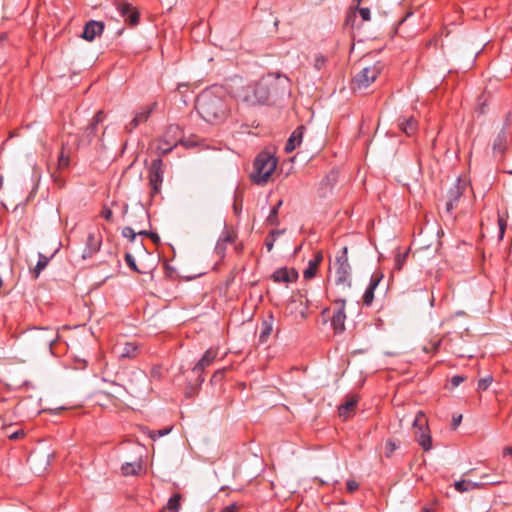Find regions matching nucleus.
I'll return each mask as SVG.
<instances>
[{"instance_id":"obj_6","label":"nucleus","mask_w":512,"mask_h":512,"mask_svg":"<svg viewBox=\"0 0 512 512\" xmlns=\"http://www.w3.org/2000/svg\"><path fill=\"white\" fill-rule=\"evenodd\" d=\"M163 161L161 158L154 159L149 168L150 197L154 198L161 191L163 183Z\"/></svg>"},{"instance_id":"obj_44","label":"nucleus","mask_w":512,"mask_h":512,"mask_svg":"<svg viewBox=\"0 0 512 512\" xmlns=\"http://www.w3.org/2000/svg\"><path fill=\"white\" fill-rule=\"evenodd\" d=\"M359 14L363 21H369L371 14L370 9L366 7H358Z\"/></svg>"},{"instance_id":"obj_43","label":"nucleus","mask_w":512,"mask_h":512,"mask_svg":"<svg viewBox=\"0 0 512 512\" xmlns=\"http://www.w3.org/2000/svg\"><path fill=\"white\" fill-rule=\"evenodd\" d=\"M171 431V428H165V429H160V430H155L151 433V438L153 439H156V438H160L162 436H165L167 434H169Z\"/></svg>"},{"instance_id":"obj_59","label":"nucleus","mask_w":512,"mask_h":512,"mask_svg":"<svg viewBox=\"0 0 512 512\" xmlns=\"http://www.w3.org/2000/svg\"><path fill=\"white\" fill-rule=\"evenodd\" d=\"M222 373L220 371L218 372H215L214 375H213V378H219V375H221Z\"/></svg>"},{"instance_id":"obj_29","label":"nucleus","mask_w":512,"mask_h":512,"mask_svg":"<svg viewBox=\"0 0 512 512\" xmlns=\"http://www.w3.org/2000/svg\"><path fill=\"white\" fill-rule=\"evenodd\" d=\"M181 495L179 493L174 494L169 498L167 505L164 507V510H168L169 512H179L181 508Z\"/></svg>"},{"instance_id":"obj_61","label":"nucleus","mask_w":512,"mask_h":512,"mask_svg":"<svg viewBox=\"0 0 512 512\" xmlns=\"http://www.w3.org/2000/svg\"><path fill=\"white\" fill-rule=\"evenodd\" d=\"M328 311H329V309H326V308L322 309L321 315L324 316L326 314V312H328Z\"/></svg>"},{"instance_id":"obj_37","label":"nucleus","mask_w":512,"mask_h":512,"mask_svg":"<svg viewBox=\"0 0 512 512\" xmlns=\"http://www.w3.org/2000/svg\"><path fill=\"white\" fill-rule=\"evenodd\" d=\"M338 175H339L338 170L337 169H332L330 171V173L327 174V176H326V182H327L326 184L332 187L334 184L337 183Z\"/></svg>"},{"instance_id":"obj_8","label":"nucleus","mask_w":512,"mask_h":512,"mask_svg":"<svg viewBox=\"0 0 512 512\" xmlns=\"http://www.w3.org/2000/svg\"><path fill=\"white\" fill-rule=\"evenodd\" d=\"M105 119V114L102 110H99L93 117L89 125L84 129L83 133L79 137V145H89L98 131V125Z\"/></svg>"},{"instance_id":"obj_18","label":"nucleus","mask_w":512,"mask_h":512,"mask_svg":"<svg viewBox=\"0 0 512 512\" xmlns=\"http://www.w3.org/2000/svg\"><path fill=\"white\" fill-rule=\"evenodd\" d=\"M217 354L218 352L216 349L209 348L208 350H206L201 359L193 367V372L202 373L206 367L210 366L214 362V360L217 357Z\"/></svg>"},{"instance_id":"obj_2","label":"nucleus","mask_w":512,"mask_h":512,"mask_svg":"<svg viewBox=\"0 0 512 512\" xmlns=\"http://www.w3.org/2000/svg\"><path fill=\"white\" fill-rule=\"evenodd\" d=\"M289 78L280 73H268L246 89L244 101L249 105L265 104L271 97L284 94L289 88Z\"/></svg>"},{"instance_id":"obj_3","label":"nucleus","mask_w":512,"mask_h":512,"mask_svg":"<svg viewBox=\"0 0 512 512\" xmlns=\"http://www.w3.org/2000/svg\"><path fill=\"white\" fill-rule=\"evenodd\" d=\"M277 159L267 151L260 152L253 163L251 180L257 185H264L268 182L277 167Z\"/></svg>"},{"instance_id":"obj_52","label":"nucleus","mask_w":512,"mask_h":512,"mask_svg":"<svg viewBox=\"0 0 512 512\" xmlns=\"http://www.w3.org/2000/svg\"><path fill=\"white\" fill-rule=\"evenodd\" d=\"M498 224H499V230H500V238H502L504 235V232H505L506 222L503 218L499 217Z\"/></svg>"},{"instance_id":"obj_49","label":"nucleus","mask_w":512,"mask_h":512,"mask_svg":"<svg viewBox=\"0 0 512 512\" xmlns=\"http://www.w3.org/2000/svg\"><path fill=\"white\" fill-rule=\"evenodd\" d=\"M440 344H441V341H440V340H438V341H436V342L432 343V344H431V347L424 346V347H423V350H424L425 352H427V353H429V352H433V353H435V352H437V351H438Z\"/></svg>"},{"instance_id":"obj_62","label":"nucleus","mask_w":512,"mask_h":512,"mask_svg":"<svg viewBox=\"0 0 512 512\" xmlns=\"http://www.w3.org/2000/svg\"><path fill=\"white\" fill-rule=\"evenodd\" d=\"M7 38V35L4 33L0 36V40H5Z\"/></svg>"},{"instance_id":"obj_57","label":"nucleus","mask_w":512,"mask_h":512,"mask_svg":"<svg viewBox=\"0 0 512 512\" xmlns=\"http://www.w3.org/2000/svg\"><path fill=\"white\" fill-rule=\"evenodd\" d=\"M421 512H432V510L428 507H423Z\"/></svg>"},{"instance_id":"obj_56","label":"nucleus","mask_w":512,"mask_h":512,"mask_svg":"<svg viewBox=\"0 0 512 512\" xmlns=\"http://www.w3.org/2000/svg\"><path fill=\"white\" fill-rule=\"evenodd\" d=\"M128 214V204L123 205L122 216L123 218Z\"/></svg>"},{"instance_id":"obj_9","label":"nucleus","mask_w":512,"mask_h":512,"mask_svg":"<svg viewBox=\"0 0 512 512\" xmlns=\"http://www.w3.org/2000/svg\"><path fill=\"white\" fill-rule=\"evenodd\" d=\"M116 7L120 16L131 26H135L139 23L140 14L130 3L120 0L116 2Z\"/></svg>"},{"instance_id":"obj_27","label":"nucleus","mask_w":512,"mask_h":512,"mask_svg":"<svg viewBox=\"0 0 512 512\" xmlns=\"http://www.w3.org/2000/svg\"><path fill=\"white\" fill-rule=\"evenodd\" d=\"M273 316L270 315L268 319H265L261 323V331L259 335V341L261 343H264L267 341V339L270 337L272 331H273Z\"/></svg>"},{"instance_id":"obj_48","label":"nucleus","mask_w":512,"mask_h":512,"mask_svg":"<svg viewBox=\"0 0 512 512\" xmlns=\"http://www.w3.org/2000/svg\"><path fill=\"white\" fill-rule=\"evenodd\" d=\"M346 488L348 492L353 493L359 488V484L355 480H348Z\"/></svg>"},{"instance_id":"obj_20","label":"nucleus","mask_w":512,"mask_h":512,"mask_svg":"<svg viewBox=\"0 0 512 512\" xmlns=\"http://www.w3.org/2000/svg\"><path fill=\"white\" fill-rule=\"evenodd\" d=\"M298 273L294 269L279 268L272 274V279L275 282H293L297 279Z\"/></svg>"},{"instance_id":"obj_7","label":"nucleus","mask_w":512,"mask_h":512,"mask_svg":"<svg viewBox=\"0 0 512 512\" xmlns=\"http://www.w3.org/2000/svg\"><path fill=\"white\" fill-rule=\"evenodd\" d=\"M179 132H180V129L176 125H170L167 128L164 137L158 140V143H157V146H156V153L159 156L158 158H160L161 156H164V155L168 154L169 152H171L178 145V143H181L184 146H188L187 143L185 141H182V140H180V141H168V137L170 135H176Z\"/></svg>"},{"instance_id":"obj_10","label":"nucleus","mask_w":512,"mask_h":512,"mask_svg":"<svg viewBox=\"0 0 512 512\" xmlns=\"http://www.w3.org/2000/svg\"><path fill=\"white\" fill-rule=\"evenodd\" d=\"M113 352L120 360H132L139 355L140 346L136 342H126L117 344L113 348Z\"/></svg>"},{"instance_id":"obj_25","label":"nucleus","mask_w":512,"mask_h":512,"mask_svg":"<svg viewBox=\"0 0 512 512\" xmlns=\"http://www.w3.org/2000/svg\"><path fill=\"white\" fill-rule=\"evenodd\" d=\"M320 265V251L315 252L313 259L308 263V267L303 271V277L305 280L314 278L317 274L318 267Z\"/></svg>"},{"instance_id":"obj_63","label":"nucleus","mask_w":512,"mask_h":512,"mask_svg":"<svg viewBox=\"0 0 512 512\" xmlns=\"http://www.w3.org/2000/svg\"><path fill=\"white\" fill-rule=\"evenodd\" d=\"M341 74H342V71H341V70L337 71V72H336V77H339Z\"/></svg>"},{"instance_id":"obj_21","label":"nucleus","mask_w":512,"mask_h":512,"mask_svg":"<svg viewBox=\"0 0 512 512\" xmlns=\"http://www.w3.org/2000/svg\"><path fill=\"white\" fill-rule=\"evenodd\" d=\"M304 129V126H299L292 132V134L290 135L285 144L284 150L286 153L293 152L296 149V147L300 145L303 138Z\"/></svg>"},{"instance_id":"obj_1","label":"nucleus","mask_w":512,"mask_h":512,"mask_svg":"<svg viewBox=\"0 0 512 512\" xmlns=\"http://www.w3.org/2000/svg\"><path fill=\"white\" fill-rule=\"evenodd\" d=\"M195 107L200 116L211 124L224 122L230 114V105L221 87L203 90L196 99Z\"/></svg>"},{"instance_id":"obj_51","label":"nucleus","mask_w":512,"mask_h":512,"mask_svg":"<svg viewBox=\"0 0 512 512\" xmlns=\"http://www.w3.org/2000/svg\"><path fill=\"white\" fill-rule=\"evenodd\" d=\"M461 421H462L461 414L454 415L452 418V423H451L452 429H456L460 425Z\"/></svg>"},{"instance_id":"obj_47","label":"nucleus","mask_w":512,"mask_h":512,"mask_svg":"<svg viewBox=\"0 0 512 512\" xmlns=\"http://www.w3.org/2000/svg\"><path fill=\"white\" fill-rule=\"evenodd\" d=\"M58 165L60 168H66L69 165V157L65 156L63 152L59 156Z\"/></svg>"},{"instance_id":"obj_33","label":"nucleus","mask_w":512,"mask_h":512,"mask_svg":"<svg viewBox=\"0 0 512 512\" xmlns=\"http://www.w3.org/2000/svg\"><path fill=\"white\" fill-rule=\"evenodd\" d=\"M374 291L372 287H367L363 295V303L367 306L371 305L374 300Z\"/></svg>"},{"instance_id":"obj_54","label":"nucleus","mask_w":512,"mask_h":512,"mask_svg":"<svg viewBox=\"0 0 512 512\" xmlns=\"http://www.w3.org/2000/svg\"><path fill=\"white\" fill-rule=\"evenodd\" d=\"M282 233H283V231H281V230H272V231H270V233H269V235H268V236H269L270 238H273V239H274V241H275V240H276V238H277L279 235H281Z\"/></svg>"},{"instance_id":"obj_38","label":"nucleus","mask_w":512,"mask_h":512,"mask_svg":"<svg viewBox=\"0 0 512 512\" xmlns=\"http://www.w3.org/2000/svg\"><path fill=\"white\" fill-rule=\"evenodd\" d=\"M408 256V251H406L405 253L401 254L399 253L396 257H395V269L397 270H401L406 262V258Z\"/></svg>"},{"instance_id":"obj_42","label":"nucleus","mask_w":512,"mask_h":512,"mask_svg":"<svg viewBox=\"0 0 512 512\" xmlns=\"http://www.w3.org/2000/svg\"><path fill=\"white\" fill-rule=\"evenodd\" d=\"M125 262L132 270L139 271L135 259L130 253L125 254Z\"/></svg>"},{"instance_id":"obj_50","label":"nucleus","mask_w":512,"mask_h":512,"mask_svg":"<svg viewBox=\"0 0 512 512\" xmlns=\"http://www.w3.org/2000/svg\"><path fill=\"white\" fill-rule=\"evenodd\" d=\"M396 448H397V446H396V444L394 442L387 441V443H386V451H387L386 455H387V457H389L390 454L393 453L396 450Z\"/></svg>"},{"instance_id":"obj_35","label":"nucleus","mask_w":512,"mask_h":512,"mask_svg":"<svg viewBox=\"0 0 512 512\" xmlns=\"http://www.w3.org/2000/svg\"><path fill=\"white\" fill-rule=\"evenodd\" d=\"M348 249L347 247H343L341 254L336 257L335 265H345L348 263Z\"/></svg>"},{"instance_id":"obj_32","label":"nucleus","mask_w":512,"mask_h":512,"mask_svg":"<svg viewBox=\"0 0 512 512\" xmlns=\"http://www.w3.org/2000/svg\"><path fill=\"white\" fill-rule=\"evenodd\" d=\"M122 236L127 238L130 242H134L136 236L138 235V231L136 232L134 228L127 226L122 229Z\"/></svg>"},{"instance_id":"obj_60","label":"nucleus","mask_w":512,"mask_h":512,"mask_svg":"<svg viewBox=\"0 0 512 512\" xmlns=\"http://www.w3.org/2000/svg\"><path fill=\"white\" fill-rule=\"evenodd\" d=\"M198 381L199 383H203L204 382V377H202L201 375L198 376Z\"/></svg>"},{"instance_id":"obj_22","label":"nucleus","mask_w":512,"mask_h":512,"mask_svg":"<svg viewBox=\"0 0 512 512\" xmlns=\"http://www.w3.org/2000/svg\"><path fill=\"white\" fill-rule=\"evenodd\" d=\"M336 266V279L335 282L337 285H347L351 286L349 281L351 267L349 264L345 265H335Z\"/></svg>"},{"instance_id":"obj_28","label":"nucleus","mask_w":512,"mask_h":512,"mask_svg":"<svg viewBox=\"0 0 512 512\" xmlns=\"http://www.w3.org/2000/svg\"><path fill=\"white\" fill-rule=\"evenodd\" d=\"M141 470L142 464L140 462H127L121 466V472L124 476L138 475Z\"/></svg>"},{"instance_id":"obj_15","label":"nucleus","mask_w":512,"mask_h":512,"mask_svg":"<svg viewBox=\"0 0 512 512\" xmlns=\"http://www.w3.org/2000/svg\"><path fill=\"white\" fill-rule=\"evenodd\" d=\"M102 244V239L100 235H95L94 233H89L86 240V246L83 251V258H90L96 252L99 251Z\"/></svg>"},{"instance_id":"obj_64","label":"nucleus","mask_w":512,"mask_h":512,"mask_svg":"<svg viewBox=\"0 0 512 512\" xmlns=\"http://www.w3.org/2000/svg\"><path fill=\"white\" fill-rule=\"evenodd\" d=\"M356 3H357V6L360 5V3L363 1V0H354Z\"/></svg>"},{"instance_id":"obj_46","label":"nucleus","mask_w":512,"mask_h":512,"mask_svg":"<svg viewBox=\"0 0 512 512\" xmlns=\"http://www.w3.org/2000/svg\"><path fill=\"white\" fill-rule=\"evenodd\" d=\"M10 440H17L23 438L25 436V432L23 429H19L7 435Z\"/></svg>"},{"instance_id":"obj_40","label":"nucleus","mask_w":512,"mask_h":512,"mask_svg":"<svg viewBox=\"0 0 512 512\" xmlns=\"http://www.w3.org/2000/svg\"><path fill=\"white\" fill-rule=\"evenodd\" d=\"M138 235L140 236H147L149 237L154 243H158L160 241V237L158 236V234L154 233V232H150L146 229H139L138 230Z\"/></svg>"},{"instance_id":"obj_41","label":"nucleus","mask_w":512,"mask_h":512,"mask_svg":"<svg viewBox=\"0 0 512 512\" xmlns=\"http://www.w3.org/2000/svg\"><path fill=\"white\" fill-rule=\"evenodd\" d=\"M100 216L103 217L108 222H113V213H112L111 209L106 205H104L102 207Z\"/></svg>"},{"instance_id":"obj_23","label":"nucleus","mask_w":512,"mask_h":512,"mask_svg":"<svg viewBox=\"0 0 512 512\" xmlns=\"http://www.w3.org/2000/svg\"><path fill=\"white\" fill-rule=\"evenodd\" d=\"M398 126L407 136H412L417 131L418 123L414 117H400Z\"/></svg>"},{"instance_id":"obj_14","label":"nucleus","mask_w":512,"mask_h":512,"mask_svg":"<svg viewBox=\"0 0 512 512\" xmlns=\"http://www.w3.org/2000/svg\"><path fill=\"white\" fill-rule=\"evenodd\" d=\"M339 304V307L337 309V311H335L333 313V316L331 318V325L332 327L334 328V331L336 333H340L342 331H344L345 329V319H346V315H345V301L341 300L340 302H338Z\"/></svg>"},{"instance_id":"obj_4","label":"nucleus","mask_w":512,"mask_h":512,"mask_svg":"<svg viewBox=\"0 0 512 512\" xmlns=\"http://www.w3.org/2000/svg\"><path fill=\"white\" fill-rule=\"evenodd\" d=\"M384 65L378 61L372 65L363 67L352 80V89L362 91L367 89L380 75Z\"/></svg>"},{"instance_id":"obj_53","label":"nucleus","mask_w":512,"mask_h":512,"mask_svg":"<svg viewBox=\"0 0 512 512\" xmlns=\"http://www.w3.org/2000/svg\"><path fill=\"white\" fill-rule=\"evenodd\" d=\"M274 239L273 238H270L269 236L266 237L265 239V245L267 247V250L268 252H270L272 249H273V246H274Z\"/></svg>"},{"instance_id":"obj_55","label":"nucleus","mask_w":512,"mask_h":512,"mask_svg":"<svg viewBox=\"0 0 512 512\" xmlns=\"http://www.w3.org/2000/svg\"><path fill=\"white\" fill-rule=\"evenodd\" d=\"M503 455L506 456V455H510L512 456V447H506L504 450H503Z\"/></svg>"},{"instance_id":"obj_31","label":"nucleus","mask_w":512,"mask_h":512,"mask_svg":"<svg viewBox=\"0 0 512 512\" xmlns=\"http://www.w3.org/2000/svg\"><path fill=\"white\" fill-rule=\"evenodd\" d=\"M282 205V200H279L277 204L271 209L266 221L268 224L276 226L279 224L278 211Z\"/></svg>"},{"instance_id":"obj_13","label":"nucleus","mask_w":512,"mask_h":512,"mask_svg":"<svg viewBox=\"0 0 512 512\" xmlns=\"http://www.w3.org/2000/svg\"><path fill=\"white\" fill-rule=\"evenodd\" d=\"M104 23L101 21L90 20L83 29L81 37L86 41H93L97 36H100L104 30Z\"/></svg>"},{"instance_id":"obj_16","label":"nucleus","mask_w":512,"mask_h":512,"mask_svg":"<svg viewBox=\"0 0 512 512\" xmlns=\"http://www.w3.org/2000/svg\"><path fill=\"white\" fill-rule=\"evenodd\" d=\"M236 234L232 230L226 229L218 239L215 252L219 257H224L227 245L235 241Z\"/></svg>"},{"instance_id":"obj_12","label":"nucleus","mask_w":512,"mask_h":512,"mask_svg":"<svg viewBox=\"0 0 512 512\" xmlns=\"http://www.w3.org/2000/svg\"><path fill=\"white\" fill-rule=\"evenodd\" d=\"M464 185L461 184L460 179H457L456 183L449 189L447 193L446 201V212L451 213L452 210L457 206L460 198L463 195Z\"/></svg>"},{"instance_id":"obj_17","label":"nucleus","mask_w":512,"mask_h":512,"mask_svg":"<svg viewBox=\"0 0 512 512\" xmlns=\"http://www.w3.org/2000/svg\"><path fill=\"white\" fill-rule=\"evenodd\" d=\"M157 106V103L154 102L150 105H147L145 107H142L134 116V118L129 123V129L133 130L135 129L139 124L144 123L148 120L150 117V114Z\"/></svg>"},{"instance_id":"obj_45","label":"nucleus","mask_w":512,"mask_h":512,"mask_svg":"<svg viewBox=\"0 0 512 512\" xmlns=\"http://www.w3.org/2000/svg\"><path fill=\"white\" fill-rule=\"evenodd\" d=\"M466 379L465 376L463 375H454L452 378H451V385L452 387H457L459 386L462 382H464Z\"/></svg>"},{"instance_id":"obj_24","label":"nucleus","mask_w":512,"mask_h":512,"mask_svg":"<svg viewBox=\"0 0 512 512\" xmlns=\"http://www.w3.org/2000/svg\"><path fill=\"white\" fill-rule=\"evenodd\" d=\"M356 406L357 399L354 397L349 398L345 403L338 407L339 416L344 420L350 418L353 415Z\"/></svg>"},{"instance_id":"obj_19","label":"nucleus","mask_w":512,"mask_h":512,"mask_svg":"<svg viewBox=\"0 0 512 512\" xmlns=\"http://www.w3.org/2000/svg\"><path fill=\"white\" fill-rule=\"evenodd\" d=\"M507 138V129L503 127L493 141L492 149L495 154L502 156L505 153L507 148Z\"/></svg>"},{"instance_id":"obj_34","label":"nucleus","mask_w":512,"mask_h":512,"mask_svg":"<svg viewBox=\"0 0 512 512\" xmlns=\"http://www.w3.org/2000/svg\"><path fill=\"white\" fill-rule=\"evenodd\" d=\"M493 381V377L492 376H487V377H484V378H481L479 379L478 381V391H485L488 389V387L491 385Z\"/></svg>"},{"instance_id":"obj_36","label":"nucleus","mask_w":512,"mask_h":512,"mask_svg":"<svg viewBox=\"0 0 512 512\" xmlns=\"http://www.w3.org/2000/svg\"><path fill=\"white\" fill-rule=\"evenodd\" d=\"M49 263V258L40 254L39 260L36 264L35 271L37 274H39Z\"/></svg>"},{"instance_id":"obj_58","label":"nucleus","mask_w":512,"mask_h":512,"mask_svg":"<svg viewBox=\"0 0 512 512\" xmlns=\"http://www.w3.org/2000/svg\"><path fill=\"white\" fill-rule=\"evenodd\" d=\"M222 373L220 371L218 372H215L214 375H213V378H219V375H221Z\"/></svg>"},{"instance_id":"obj_39","label":"nucleus","mask_w":512,"mask_h":512,"mask_svg":"<svg viewBox=\"0 0 512 512\" xmlns=\"http://www.w3.org/2000/svg\"><path fill=\"white\" fill-rule=\"evenodd\" d=\"M383 278V274L381 272H374L370 278V283L368 287H372L373 289H376L379 285L380 281Z\"/></svg>"},{"instance_id":"obj_26","label":"nucleus","mask_w":512,"mask_h":512,"mask_svg":"<svg viewBox=\"0 0 512 512\" xmlns=\"http://www.w3.org/2000/svg\"><path fill=\"white\" fill-rule=\"evenodd\" d=\"M132 376H133V379H130L129 380V383H127L125 386H124V389L129 393V394H135L136 392H138V387L137 385L134 383L133 380H135L137 383H142L144 384L145 381H146V375L142 372V371H133L132 373Z\"/></svg>"},{"instance_id":"obj_5","label":"nucleus","mask_w":512,"mask_h":512,"mask_svg":"<svg viewBox=\"0 0 512 512\" xmlns=\"http://www.w3.org/2000/svg\"><path fill=\"white\" fill-rule=\"evenodd\" d=\"M413 428L415 429V438L418 444L423 448L424 451H429L432 448V439L430 434L427 432L428 425L425 414L419 411L413 420Z\"/></svg>"},{"instance_id":"obj_11","label":"nucleus","mask_w":512,"mask_h":512,"mask_svg":"<svg viewBox=\"0 0 512 512\" xmlns=\"http://www.w3.org/2000/svg\"><path fill=\"white\" fill-rule=\"evenodd\" d=\"M129 218L131 224L138 230L141 229V227L145 224H148V227H151L149 212L142 204H137L133 208L129 214Z\"/></svg>"},{"instance_id":"obj_30","label":"nucleus","mask_w":512,"mask_h":512,"mask_svg":"<svg viewBox=\"0 0 512 512\" xmlns=\"http://www.w3.org/2000/svg\"><path fill=\"white\" fill-rule=\"evenodd\" d=\"M481 484L479 483H476V482H471V481H466V480H460V481H456L455 484H454V487L455 489L458 491V492H466L470 489H474V488H479Z\"/></svg>"}]
</instances>
